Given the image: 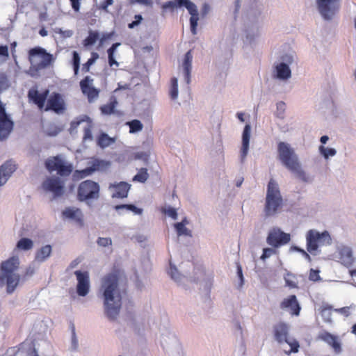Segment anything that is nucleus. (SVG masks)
Returning <instances> with one entry per match:
<instances>
[{"instance_id": "12", "label": "nucleus", "mask_w": 356, "mask_h": 356, "mask_svg": "<svg viewBox=\"0 0 356 356\" xmlns=\"http://www.w3.org/2000/svg\"><path fill=\"white\" fill-rule=\"evenodd\" d=\"M45 165L49 171L56 170L58 174L60 176H68L72 171V165L66 163V162L59 156H55L53 159L47 160Z\"/></svg>"}, {"instance_id": "20", "label": "nucleus", "mask_w": 356, "mask_h": 356, "mask_svg": "<svg viewBox=\"0 0 356 356\" xmlns=\"http://www.w3.org/2000/svg\"><path fill=\"white\" fill-rule=\"evenodd\" d=\"M251 136V126L245 124L242 133V145L240 151V161L244 163L249 152L250 140Z\"/></svg>"}, {"instance_id": "33", "label": "nucleus", "mask_w": 356, "mask_h": 356, "mask_svg": "<svg viewBox=\"0 0 356 356\" xmlns=\"http://www.w3.org/2000/svg\"><path fill=\"white\" fill-rule=\"evenodd\" d=\"M118 104L117 99L114 96H112L110 98V102L108 104L103 105L101 106L100 109L103 114L110 115L114 113V109Z\"/></svg>"}, {"instance_id": "40", "label": "nucleus", "mask_w": 356, "mask_h": 356, "mask_svg": "<svg viewBox=\"0 0 356 356\" xmlns=\"http://www.w3.org/2000/svg\"><path fill=\"white\" fill-rule=\"evenodd\" d=\"M114 139L109 137L106 134H102L98 138V145L102 148H105L114 143Z\"/></svg>"}, {"instance_id": "46", "label": "nucleus", "mask_w": 356, "mask_h": 356, "mask_svg": "<svg viewBox=\"0 0 356 356\" xmlns=\"http://www.w3.org/2000/svg\"><path fill=\"white\" fill-rule=\"evenodd\" d=\"M161 212L173 220H177L178 218V213L176 209L170 206H165L162 207Z\"/></svg>"}, {"instance_id": "30", "label": "nucleus", "mask_w": 356, "mask_h": 356, "mask_svg": "<svg viewBox=\"0 0 356 356\" xmlns=\"http://www.w3.org/2000/svg\"><path fill=\"white\" fill-rule=\"evenodd\" d=\"M51 253V246L46 245L38 250L35 254V260L38 262L42 263L44 261Z\"/></svg>"}, {"instance_id": "26", "label": "nucleus", "mask_w": 356, "mask_h": 356, "mask_svg": "<svg viewBox=\"0 0 356 356\" xmlns=\"http://www.w3.org/2000/svg\"><path fill=\"white\" fill-rule=\"evenodd\" d=\"M192 61H193V54L191 50L187 51L185 55L182 62V69L184 76L185 81L187 84H189L191 82V74L192 70Z\"/></svg>"}, {"instance_id": "1", "label": "nucleus", "mask_w": 356, "mask_h": 356, "mask_svg": "<svg viewBox=\"0 0 356 356\" xmlns=\"http://www.w3.org/2000/svg\"><path fill=\"white\" fill-rule=\"evenodd\" d=\"M97 296L102 300L105 316L111 321H115L122 307V293L117 273H111L102 277Z\"/></svg>"}, {"instance_id": "6", "label": "nucleus", "mask_w": 356, "mask_h": 356, "mask_svg": "<svg viewBox=\"0 0 356 356\" xmlns=\"http://www.w3.org/2000/svg\"><path fill=\"white\" fill-rule=\"evenodd\" d=\"M99 191L100 187L98 183L92 180L83 181L78 187L77 199L91 207L92 202L99 199Z\"/></svg>"}, {"instance_id": "34", "label": "nucleus", "mask_w": 356, "mask_h": 356, "mask_svg": "<svg viewBox=\"0 0 356 356\" xmlns=\"http://www.w3.org/2000/svg\"><path fill=\"white\" fill-rule=\"evenodd\" d=\"M115 209L117 211H118V213L120 214L122 213L120 212V211L123 210V209H126L127 211H131L134 214H136V215H140L143 213V209H142L138 208V207H136L134 204H120V205H116L115 207Z\"/></svg>"}, {"instance_id": "54", "label": "nucleus", "mask_w": 356, "mask_h": 356, "mask_svg": "<svg viewBox=\"0 0 356 356\" xmlns=\"http://www.w3.org/2000/svg\"><path fill=\"white\" fill-rule=\"evenodd\" d=\"M9 86L8 80L4 74H0V92Z\"/></svg>"}, {"instance_id": "44", "label": "nucleus", "mask_w": 356, "mask_h": 356, "mask_svg": "<svg viewBox=\"0 0 356 356\" xmlns=\"http://www.w3.org/2000/svg\"><path fill=\"white\" fill-rule=\"evenodd\" d=\"M171 277L177 283H181L182 280L185 277L184 275H181L177 270V268L170 264V268L169 272Z\"/></svg>"}, {"instance_id": "18", "label": "nucleus", "mask_w": 356, "mask_h": 356, "mask_svg": "<svg viewBox=\"0 0 356 356\" xmlns=\"http://www.w3.org/2000/svg\"><path fill=\"white\" fill-rule=\"evenodd\" d=\"M93 79L90 76H86L81 81L80 87L82 92L87 95L90 102H93L99 96V91L92 86Z\"/></svg>"}, {"instance_id": "53", "label": "nucleus", "mask_w": 356, "mask_h": 356, "mask_svg": "<svg viewBox=\"0 0 356 356\" xmlns=\"http://www.w3.org/2000/svg\"><path fill=\"white\" fill-rule=\"evenodd\" d=\"M276 253V250L272 248H266L263 250V254L261 256V259L265 260Z\"/></svg>"}, {"instance_id": "24", "label": "nucleus", "mask_w": 356, "mask_h": 356, "mask_svg": "<svg viewBox=\"0 0 356 356\" xmlns=\"http://www.w3.org/2000/svg\"><path fill=\"white\" fill-rule=\"evenodd\" d=\"M16 170V165L12 161H6L0 167V186L4 185Z\"/></svg>"}, {"instance_id": "35", "label": "nucleus", "mask_w": 356, "mask_h": 356, "mask_svg": "<svg viewBox=\"0 0 356 356\" xmlns=\"http://www.w3.org/2000/svg\"><path fill=\"white\" fill-rule=\"evenodd\" d=\"M99 38V32L97 31H89L88 37L83 40V46L88 47L93 45Z\"/></svg>"}, {"instance_id": "17", "label": "nucleus", "mask_w": 356, "mask_h": 356, "mask_svg": "<svg viewBox=\"0 0 356 356\" xmlns=\"http://www.w3.org/2000/svg\"><path fill=\"white\" fill-rule=\"evenodd\" d=\"M111 165L109 161L100 159H94L90 162V165L86 168L81 170L79 173L81 174V177L92 175L95 171H104L106 170Z\"/></svg>"}, {"instance_id": "10", "label": "nucleus", "mask_w": 356, "mask_h": 356, "mask_svg": "<svg viewBox=\"0 0 356 356\" xmlns=\"http://www.w3.org/2000/svg\"><path fill=\"white\" fill-rule=\"evenodd\" d=\"M42 188L47 193H50L53 199L61 197L65 192L64 183L58 177H49L42 182Z\"/></svg>"}, {"instance_id": "50", "label": "nucleus", "mask_w": 356, "mask_h": 356, "mask_svg": "<svg viewBox=\"0 0 356 356\" xmlns=\"http://www.w3.org/2000/svg\"><path fill=\"white\" fill-rule=\"evenodd\" d=\"M355 309V306L351 305L348 307H344L339 309H335L334 311L341 315H343L346 317H348L350 315L351 311Z\"/></svg>"}, {"instance_id": "37", "label": "nucleus", "mask_w": 356, "mask_h": 356, "mask_svg": "<svg viewBox=\"0 0 356 356\" xmlns=\"http://www.w3.org/2000/svg\"><path fill=\"white\" fill-rule=\"evenodd\" d=\"M320 314L325 323H332V307L330 305H323L320 309Z\"/></svg>"}, {"instance_id": "52", "label": "nucleus", "mask_w": 356, "mask_h": 356, "mask_svg": "<svg viewBox=\"0 0 356 356\" xmlns=\"http://www.w3.org/2000/svg\"><path fill=\"white\" fill-rule=\"evenodd\" d=\"M99 58V55L97 53L93 52L92 53V56L88 60L86 63H85L83 66V70L86 72L89 71L90 66L95 63L96 60Z\"/></svg>"}, {"instance_id": "59", "label": "nucleus", "mask_w": 356, "mask_h": 356, "mask_svg": "<svg viewBox=\"0 0 356 356\" xmlns=\"http://www.w3.org/2000/svg\"><path fill=\"white\" fill-rule=\"evenodd\" d=\"M131 4L138 3L145 6H152L153 0H130Z\"/></svg>"}, {"instance_id": "19", "label": "nucleus", "mask_w": 356, "mask_h": 356, "mask_svg": "<svg viewBox=\"0 0 356 356\" xmlns=\"http://www.w3.org/2000/svg\"><path fill=\"white\" fill-rule=\"evenodd\" d=\"M131 186L127 182L120 181L111 184L108 189L113 191V198H125L128 196Z\"/></svg>"}, {"instance_id": "27", "label": "nucleus", "mask_w": 356, "mask_h": 356, "mask_svg": "<svg viewBox=\"0 0 356 356\" xmlns=\"http://www.w3.org/2000/svg\"><path fill=\"white\" fill-rule=\"evenodd\" d=\"M318 339L331 346L336 353H341V343L336 336L332 335L330 332H323L318 335Z\"/></svg>"}, {"instance_id": "11", "label": "nucleus", "mask_w": 356, "mask_h": 356, "mask_svg": "<svg viewBox=\"0 0 356 356\" xmlns=\"http://www.w3.org/2000/svg\"><path fill=\"white\" fill-rule=\"evenodd\" d=\"M291 240L289 234L282 232L280 228L271 229L266 238L267 243L273 248H277L288 243Z\"/></svg>"}, {"instance_id": "47", "label": "nucleus", "mask_w": 356, "mask_h": 356, "mask_svg": "<svg viewBox=\"0 0 356 356\" xmlns=\"http://www.w3.org/2000/svg\"><path fill=\"white\" fill-rule=\"evenodd\" d=\"M9 58V49L7 45H0V66Z\"/></svg>"}, {"instance_id": "21", "label": "nucleus", "mask_w": 356, "mask_h": 356, "mask_svg": "<svg viewBox=\"0 0 356 356\" xmlns=\"http://www.w3.org/2000/svg\"><path fill=\"white\" fill-rule=\"evenodd\" d=\"M280 308L289 311L292 315L295 316H298L300 311V306L295 295H291L284 298L280 304Z\"/></svg>"}, {"instance_id": "28", "label": "nucleus", "mask_w": 356, "mask_h": 356, "mask_svg": "<svg viewBox=\"0 0 356 356\" xmlns=\"http://www.w3.org/2000/svg\"><path fill=\"white\" fill-rule=\"evenodd\" d=\"M274 76L278 80L286 81L291 77L290 67L284 63H278L275 65Z\"/></svg>"}, {"instance_id": "51", "label": "nucleus", "mask_w": 356, "mask_h": 356, "mask_svg": "<svg viewBox=\"0 0 356 356\" xmlns=\"http://www.w3.org/2000/svg\"><path fill=\"white\" fill-rule=\"evenodd\" d=\"M72 62H73V67H74V74H77L79 70V65H80V56L79 54L76 51H73L72 53Z\"/></svg>"}, {"instance_id": "16", "label": "nucleus", "mask_w": 356, "mask_h": 356, "mask_svg": "<svg viewBox=\"0 0 356 356\" xmlns=\"http://www.w3.org/2000/svg\"><path fill=\"white\" fill-rule=\"evenodd\" d=\"M65 110L64 99L58 93H53L47 99L44 111H53L57 114L63 113Z\"/></svg>"}, {"instance_id": "22", "label": "nucleus", "mask_w": 356, "mask_h": 356, "mask_svg": "<svg viewBox=\"0 0 356 356\" xmlns=\"http://www.w3.org/2000/svg\"><path fill=\"white\" fill-rule=\"evenodd\" d=\"M49 91L47 90L43 92H39L37 89L31 88L29 90L28 97L38 106L40 109H42L47 100Z\"/></svg>"}, {"instance_id": "62", "label": "nucleus", "mask_w": 356, "mask_h": 356, "mask_svg": "<svg viewBox=\"0 0 356 356\" xmlns=\"http://www.w3.org/2000/svg\"><path fill=\"white\" fill-rule=\"evenodd\" d=\"M113 3V0H102L99 7L100 9L107 11L108 6L112 5Z\"/></svg>"}, {"instance_id": "4", "label": "nucleus", "mask_w": 356, "mask_h": 356, "mask_svg": "<svg viewBox=\"0 0 356 356\" xmlns=\"http://www.w3.org/2000/svg\"><path fill=\"white\" fill-rule=\"evenodd\" d=\"M54 56L40 47L32 48L29 51V60L31 67L29 73L31 76L35 75V72L44 70L50 66L55 60Z\"/></svg>"}, {"instance_id": "23", "label": "nucleus", "mask_w": 356, "mask_h": 356, "mask_svg": "<svg viewBox=\"0 0 356 356\" xmlns=\"http://www.w3.org/2000/svg\"><path fill=\"white\" fill-rule=\"evenodd\" d=\"M63 218L74 221L77 223L82 224L83 214L81 210L75 207H66L63 211Z\"/></svg>"}, {"instance_id": "29", "label": "nucleus", "mask_w": 356, "mask_h": 356, "mask_svg": "<svg viewBox=\"0 0 356 356\" xmlns=\"http://www.w3.org/2000/svg\"><path fill=\"white\" fill-rule=\"evenodd\" d=\"M289 170L304 182H311L312 181L311 177L302 169L300 162L298 163Z\"/></svg>"}, {"instance_id": "13", "label": "nucleus", "mask_w": 356, "mask_h": 356, "mask_svg": "<svg viewBox=\"0 0 356 356\" xmlns=\"http://www.w3.org/2000/svg\"><path fill=\"white\" fill-rule=\"evenodd\" d=\"M319 13L325 20L332 19L338 9L337 0H316Z\"/></svg>"}, {"instance_id": "14", "label": "nucleus", "mask_w": 356, "mask_h": 356, "mask_svg": "<svg viewBox=\"0 0 356 356\" xmlns=\"http://www.w3.org/2000/svg\"><path fill=\"white\" fill-rule=\"evenodd\" d=\"M74 275L76 277V293L79 296H86L90 290L89 273L87 271L76 270Z\"/></svg>"}, {"instance_id": "63", "label": "nucleus", "mask_w": 356, "mask_h": 356, "mask_svg": "<svg viewBox=\"0 0 356 356\" xmlns=\"http://www.w3.org/2000/svg\"><path fill=\"white\" fill-rule=\"evenodd\" d=\"M108 64L111 67L115 65L117 67L119 66V63L115 60L114 54H108Z\"/></svg>"}, {"instance_id": "32", "label": "nucleus", "mask_w": 356, "mask_h": 356, "mask_svg": "<svg viewBox=\"0 0 356 356\" xmlns=\"http://www.w3.org/2000/svg\"><path fill=\"white\" fill-rule=\"evenodd\" d=\"M296 57V53L292 50H289L280 56V62L279 63H284L286 65V66L290 67V65L295 62Z\"/></svg>"}, {"instance_id": "42", "label": "nucleus", "mask_w": 356, "mask_h": 356, "mask_svg": "<svg viewBox=\"0 0 356 356\" xmlns=\"http://www.w3.org/2000/svg\"><path fill=\"white\" fill-rule=\"evenodd\" d=\"M127 124L129 127V132L131 134H135L140 131L143 128L142 122L138 120H133L130 122H128Z\"/></svg>"}, {"instance_id": "48", "label": "nucleus", "mask_w": 356, "mask_h": 356, "mask_svg": "<svg viewBox=\"0 0 356 356\" xmlns=\"http://www.w3.org/2000/svg\"><path fill=\"white\" fill-rule=\"evenodd\" d=\"M286 104L284 102L280 101L276 104L275 115L278 118L283 119L284 117V113L286 111Z\"/></svg>"}, {"instance_id": "60", "label": "nucleus", "mask_w": 356, "mask_h": 356, "mask_svg": "<svg viewBox=\"0 0 356 356\" xmlns=\"http://www.w3.org/2000/svg\"><path fill=\"white\" fill-rule=\"evenodd\" d=\"M309 277V280L312 281L316 282V281L320 280L321 277L319 275V271L314 270V269H311Z\"/></svg>"}, {"instance_id": "64", "label": "nucleus", "mask_w": 356, "mask_h": 356, "mask_svg": "<svg viewBox=\"0 0 356 356\" xmlns=\"http://www.w3.org/2000/svg\"><path fill=\"white\" fill-rule=\"evenodd\" d=\"M72 8L76 12L80 9V0H70Z\"/></svg>"}, {"instance_id": "7", "label": "nucleus", "mask_w": 356, "mask_h": 356, "mask_svg": "<svg viewBox=\"0 0 356 356\" xmlns=\"http://www.w3.org/2000/svg\"><path fill=\"white\" fill-rule=\"evenodd\" d=\"M307 250L312 254L316 255L320 246L329 245L332 243V238L327 231L319 232L315 229H310L306 235Z\"/></svg>"}, {"instance_id": "45", "label": "nucleus", "mask_w": 356, "mask_h": 356, "mask_svg": "<svg viewBox=\"0 0 356 356\" xmlns=\"http://www.w3.org/2000/svg\"><path fill=\"white\" fill-rule=\"evenodd\" d=\"M170 95L172 99H177L178 97V80L174 77L171 79Z\"/></svg>"}, {"instance_id": "15", "label": "nucleus", "mask_w": 356, "mask_h": 356, "mask_svg": "<svg viewBox=\"0 0 356 356\" xmlns=\"http://www.w3.org/2000/svg\"><path fill=\"white\" fill-rule=\"evenodd\" d=\"M338 261L343 266L349 268L353 266L355 262V257L351 246L341 244L337 247Z\"/></svg>"}, {"instance_id": "8", "label": "nucleus", "mask_w": 356, "mask_h": 356, "mask_svg": "<svg viewBox=\"0 0 356 356\" xmlns=\"http://www.w3.org/2000/svg\"><path fill=\"white\" fill-rule=\"evenodd\" d=\"M277 153L279 159L288 170L300 162L295 149L287 143L280 142L278 143Z\"/></svg>"}, {"instance_id": "57", "label": "nucleus", "mask_w": 356, "mask_h": 356, "mask_svg": "<svg viewBox=\"0 0 356 356\" xmlns=\"http://www.w3.org/2000/svg\"><path fill=\"white\" fill-rule=\"evenodd\" d=\"M143 17L141 15H136L134 16V20L128 24V27L129 29H134L138 25H139L141 23Z\"/></svg>"}, {"instance_id": "2", "label": "nucleus", "mask_w": 356, "mask_h": 356, "mask_svg": "<svg viewBox=\"0 0 356 356\" xmlns=\"http://www.w3.org/2000/svg\"><path fill=\"white\" fill-rule=\"evenodd\" d=\"M19 260L17 257H12L1 263L0 272V285L6 286V292L13 293L20 282L18 272Z\"/></svg>"}, {"instance_id": "39", "label": "nucleus", "mask_w": 356, "mask_h": 356, "mask_svg": "<svg viewBox=\"0 0 356 356\" xmlns=\"http://www.w3.org/2000/svg\"><path fill=\"white\" fill-rule=\"evenodd\" d=\"M286 285L291 289L298 288L297 278L295 275L291 273L286 272L284 276Z\"/></svg>"}, {"instance_id": "43", "label": "nucleus", "mask_w": 356, "mask_h": 356, "mask_svg": "<svg viewBox=\"0 0 356 356\" xmlns=\"http://www.w3.org/2000/svg\"><path fill=\"white\" fill-rule=\"evenodd\" d=\"M149 177L147 170L146 168H140L138 172L134 177L133 181L144 183Z\"/></svg>"}, {"instance_id": "9", "label": "nucleus", "mask_w": 356, "mask_h": 356, "mask_svg": "<svg viewBox=\"0 0 356 356\" xmlns=\"http://www.w3.org/2000/svg\"><path fill=\"white\" fill-rule=\"evenodd\" d=\"M161 344L170 356H184L181 344L175 334H162Z\"/></svg>"}, {"instance_id": "55", "label": "nucleus", "mask_w": 356, "mask_h": 356, "mask_svg": "<svg viewBox=\"0 0 356 356\" xmlns=\"http://www.w3.org/2000/svg\"><path fill=\"white\" fill-rule=\"evenodd\" d=\"M97 244L102 247H107L112 244V240L111 238H103L99 237L97 241Z\"/></svg>"}, {"instance_id": "61", "label": "nucleus", "mask_w": 356, "mask_h": 356, "mask_svg": "<svg viewBox=\"0 0 356 356\" xmlns=\"http://www.w3.org/2000/svg\"><path fill=\"white\" fill-rule=\"evenodd\" d=\"M236 273L240 280L239 286L241 287L244 284V277L242 272V268L239 264H237L236 266Z\"/></svg>"}, {"instance_id": "38", "label": "nucleus", "mask_w": 356, "mask_h": 356, "mask_svg": "<svg viewBox=\"0 0 356 356\" xmlns=\"http://www.w3.org/2000/svg\"><path fill=\"white\" fill-rule=\"evenodd\" d=\"M16 247L19 250L27 251L33 248V242L29 238H22L17 243Z\"/></svg>"}, {"instance_id": "56", "label": "nucleus", "mask_w": 356, "mask_h": 356, "mask_svg": "<svg viewBox=\"0 0 356 356\" xmlns=\"http://www.w3.org/2000/svg\"><path fill=\"white\" fill-rule=\"evenodd\" d=\"M291 250L300 252L305 259H306L308 261H311V257L305 250L298 246H292Z\"/></svg>"}, {"instance_id": "5", "label": "nucleus", "mask_w": 356, "mask_h": 356, "mask_svg": "<svg viewBox=\"0 0 356 356\" xmlns=\"http://www.w3.org/2000/svg\"><path fill=\"white\" fill-rule=\"evenodd\" d=\"M290 325L284 322H280L273 326V334L275 341L280 345L287 343L291 347L285 353L288 355L292 353H296L299 350L300 345L298 341L289 337Z\"/></svg>"}, {"instance_id": "31", "label": "nucleus", "mask_w": 356, "mask_h": 356, "mask_svg": "<svg viewBox=\"0 0 356 356\" xmlns=\"http://www.w3.org/2000/svg\"><path fill=\"white\" fill-rule=\"evenodd\" d=\"M259 36V30L258 27H254L246 31L244 42L252 45L255 42L256 39Z\"/></svg>"}, {"instance_id": "49", "label": "nucleus", "mask_w": 356, "mask_h": 356, "mask_svg": "<svg viewBox=\"0 0 356 356\" xmlns=\"http://www.w3.org/2000/svg\"><path fill=\"white\" fill-rule=\"evenodd\" d=\"M79 348V341L75 332V329L73 327L72 330L71 342L70 348L72 351H76Z\"/></svg>"}, {"instance_id": "58", "label": "nucleus", "mask_w": 356, "mask_h": 356, "mask_svg": "<svg viewBox=\"0 0 356 356\" xmlns=\"http://www.w3.org/2000/svg\"><path fill=\"white\" fill-rule=\"evenodd\" d=\"M84 141L91 140L92 139V135L91 131L90 126L88 125L84 128V135L83 138Z\"/></svg>"}, {"instance_id": "25", "label": "nucleus", "mask_w": 356, "mask_h": 356, "mask_svg": "<svg viewBox=\"0 0 356 356\" xmlns=\"http://www.w3.org/2000/svg\"><path fill=\"white\" fill-rule=\"evenodd\" d=\"M186 8L188 10V13L191 15L190 18V25H191V31L193 35L197 34V22L199 20V13L197 8V6L193 2H190L186 6Z\"/></svg>"}, {"instance_id": "36", "label": "nucleus", "mask_w": 356, "mask_h": 356, "mask_svg": "<svg viewBox=\"0 0 356 356\" xmlns=\"http://www.w3.org/2000/svg\"><path fill=\"white\" fill-rule=\"evenodd\" d=\"M174 228L176 231L178 237L183 236L192 237L191 230L188 229L186 226H184L183 224L176 222L174 224Z\"/></svg>"}, {"instance_id": "3", "label": "nucleus", "mask_w": 356, "mask_h": 356, "mask_svg": "<svg viewBox=\"0 0 356 356\" xmlns=\"http://www.w3.org/2000/svg\"><path fill=\"white\" fill-rule=\"evenodd\" d=\"M283 204V199L278 184L270 179L267 186L264 213L266 217L275 216Z\"/></svg>"}, {"instance_id": "41", "label": "nucleus", "mask_w": 356, "mask_h": 356, "mask_svg": "<svg viewBox=\"0 0 356 356\" xmlns=\"http://www.w3.org/2000/svg\"><path fill=\"white\" fill-rule=\"evenodd\" d=\"M318 150L325 159H328L330 157H332L337 154V150L334 148L326 147L323 145H321Z\"/></svg>"}]
</instances>
